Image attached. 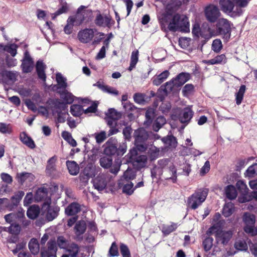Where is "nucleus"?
I'll list each match as a JSON object with an SVG mask.
<instances>
[{
    "label": "nucleus",
    "instance_id": "obj_40",
    "mask_svg": "<svg viewBox=\"0 0 257 257\" xmlns=\"http://www.w3.org/2000/svg\"><path fill=\"white\" fill-rule=\"evenodd\" d=\"M67 251L69 252L70 257H77L79 251V247L77 244L73 242L67 247Z\"/></svg>",
    "mask_w": 257,
    "mask_h": 257
},
{
    "label": "nucleus",
    "instance_id": "obj_3",
    "mask_svg": "<svg viewBox=\"0 0 257 257\" xmlns=\"http://www.w3.org/2000/svg\"><path fill=\"white\" fill-rule=\"evenodd\" d=\"M133 137L134 139V144L137 147L140 152H145L150 146L149 131L145 128L139 127L135 130Z\"/></svg>",
    "mask_w": 257,
    "mask_h": 257
},
{
    "label": "nucleus",
    "instance_id": "obj_63",
    "mask_svg": "<svg viewBox=\"0 0 257 257\" xmlns=\"http://www.w3.org/2000/svg\"><path fill=\"white\" fill-rule=\"evenodd\" d=\"M244 231L251 236L257 235V228L254 227V225L245 226L243 228Z\"/></svg>",
    "mask_w": 257,
    "mask_h": 257
},
{
    "label": "nucleus",
    "instance_id": "obj_48",
    "mask_svg": "<svg viewBox=\"0 0 257 257\" xmlns=\"http://www.w3.org/2000/svg\"><path fill=\"white\" fill-rule=\"evenodd\" d=\"M245 175L249 178L257 176V163H253L246 170Z\"/></svg>",
    "mask_w": 257,
    "mask_h": 257
},
{
    "label": "nucleus",
    "instance_id": "obj_30",
    "mask_svg": "<svg viewBox=\"0 0 257 257\" xmlns=\"http://www.w3.org/2000/svg\"><path fill=\"white\" fill-rule=\"evenodd\" d=\"M234 211V205L231 202L226 203L224 204L222 214L225 217H228L231 216Z\"/></svg>",
    "mask_w": 257,
    "mask_h": 257
},
{
    "label": "nucleus",
    "instance_id": "obj_25",
    "mask_svg": "<svg viewBox=\"0 0 257 257\" xmlns=\"http://www.w3.org/2000/svg\"><path fill=\"white\" fill-rule=\"evenodd\" d=\"M166 123V119L163 115L158 116L153 121L152 128L155 132L159 130Z\"/></svg>",
    "mask_w": 257,
    "mask_h": 257
},
{
    "label": "nucleus",
    "instance_id": "obj_23",
    "mask_svg": "<svg viewBox=\"0 0 257 257\" xmlns=\"http://www.w3.org/2000/svg\"><path fill=\"white\" fill-rule=\"evenodd\" d=\"M124 180L121 179L118 183V186L119 188L122 187V192L125 193L127 195H132L134 191L135 188H133L134 184L132 182H130L128 183L124 184Z\"/></svg>",
    "mask_w": 257,
    "mask_h": 257
},
{
    "label": "nucleus",
    "instance_id": "obj_39",
    "mask_svg": "<svg viewBox=\"0 0 257 257\" xmlns=\"http://www.w3.org/2000/svg\"><path fill=\"white\" fill-rule=\"evenodd\" d=\"M0 48H3V50L11 54V55L14 57L17 54V46L15 44H11L10 45H0Z\"/></svg>",
    "mask_w": 257,
    "mask_h": 257
},
{
    "label": "nucleus",
    "instance_id": "obj_4",
    "mask_svg": "<svg viewBox=\"0 0 257 257\" xmlns=\"http://www.w3.org/2000/svg\"><path fill=\"white\" fill-rule=\"evenodd\" d=\"M42 211L45 214V218L48 221L55 219L59 215L60 207L57 205H51V198H47L42 205Z\"/></svg>",
    "mask_w": 257,
    "mask_h": 257
},
{
    "label": "nucleus",
    "instance_id": "obj_12",
    "mask_svg": "<svg viewBox=\"0 0 257 257\" xmlns=\"http://www.w3.org/2000/svg\"><path fill=\"white\" fill-rule=\"evenodd\" d=\"M158 116V111L156 108L148 107L145 113V120L144 125L146 128L150 127L154 120Z\"/></svg>",
    "mask_w": 257,
    "mask_h": 257
},
{
    "label": "nucleus",
    "instance_id": "obj_27",
    "mask_svg": "<svg viewBox=\"0 0 257 257\" xmlns=\"http://www.w3.org/2000/svg\"><path fill=\"white\" fill-rule=\"evenodd\" d=\"M56 80L57 82V85H54L53 87H56L57 89H66L67 87V83L66 82V78L63 76L61 73L58 72L56 74Z\"/></svg>",
    "mask_w": 257,
    "mask_h": 257
},
{
    "label": "nucleus",
    "instance_id": "obj_21",
    "mask_svg": "<svg viewBox=\"0 0 257 257\" xmlns=\"http://www.w3.org/2000/svg\"><path fill=\"white\" fill-rule=\"evenodd\" d=\"M219 6L221 10L226 13H231L234 8V3L231 0H220Z\"/></svg>",
    "mask_w": 257,
    "mask_h": 257
},
{
    "label": "nucleus",
    "instance_id": "obj_58",
    "mask_svg": "<svg viewBox=\"0 0 257 257\" xmlns=\"http://www.w3.org/2000/svg\"><path fill=\"white\" fill-rule=\"evenodd\" d=\"M219 230H223L222 228L221 223L220 221L216 223L213 224L207 231V233H212L214 232V234L217 233Z\"/></svg>",
    "mask_w": 257,
    "mask_h": 257
},
{
    "label": "nucleus",
    "instance_id": "obj_47",
    "mask_svg": "<svg viewBox=\"0 0 257 257\" xmlns=\"http://www.w3.org/2000/svg\"><path fill=\"white\" fill-rule=\"evenodd\" d=\"M132 132L133 129L131 126H127L123 128L122 134L124 140V142L126 143V141L130 142L131 141Z\"/></svg>",
    "mask_w": 257,
    "mask_h": 257
},
{
    "label": "nucleus",
    "instance_id": "obj_38",
    "mask_svg": "<svg viewBox=\"0 0 257 257\" xmlns=\"http://www.w3.org/2000/svg\"><path fill=\"white\" fill-rule=\"evenodd\" d=\"M113 158L112 157L106 155L101 157L99 160L100 165L105 169L109 168L112 164Z\"/></svg>",
    "mask_w": 257,
    "mask_h": 257
},
{
    "label": "nucleus",
    "instance_id": "obj_31",
    "mask_svg": "<svg viewBox=\"0 0 257 257\" xmlns=\"http://www.w3.org/2000/svg\"><path fill=\"white\" fill-rule=\"evenodd\" d=\"M225 192L226 198L230 200L235 199L237 196L236 189L235 187L231 184L225 187Z\"/></svg>",
    "mask_w": 257,
    "mask_h": 257
},
{
    "label": "nucleus",
    "instance_id": "obj_64",
    "mask_svg": "<svg viewBox=\"0 0 257 257\" xmlns=\"http://www.w3.org/2000/svg\"><path fill=\"white\" fill-rule=\"evenodd\" d=\"M194 91V86L192 84H186L182 89V93L184 96L190 94Z\"/></svg>",
    "mask_w": 257,
    "mask_h": 257
},
{
    "label": "nucleus",
    "instance_id": "obj_46",
    "mask_svg": "<svg viewBox=\"0 0 257 257\" xmlns=\"http://www.w3.org/2000/svg\"><path fill=\"white\" fill-rule=\"evenodd\" d=\"M1 75L3 77H6L13 82L17 80V73L13 71L3 70L1 72Z\"/></svg>",
    "mask_w": 257,
    "mask_h": 257
},
{
    "label": "nucleus",
    "instance_id": "obj_62",
    "mask_svg": "<svg viewBox=\"0 0 257 257\" xmlns=\"http://www.w3.org/2000/svg\"><path fill=\"white\" fill-rule=\"evenodd\" d=\"M120 251L123 257H131L130 249L126 244L124 243L120 244Z\"/></svg>",
    "mask_w": 257,
    "mask_h": 257
},
{
    "label": "nucleus",
    "instance_id": "obj_55",
    "mask_svg": "<svg viewBox=\"0 0 257 257\" xmlns=\"http://www.w3.org/2000/svg\"><path fill=\"white\" fill-rule=\"evenodd\" d=\"M108 255L110 257L117 256L119 255L118 247L115 241L112 243L109 249Z\"/></svg>",
    "mask_w": 257,
    "mask_h": 257
},
{
    "label": "nucleus",
    "instance_id": "obj_56",
    "mask_svg": "<svg viewBox=\"0 0 257 257\" xmlns=\"http://www.w3.org/2000/svg\"><path fill=\"white\" fill-rule=\"evenodd\" d=\"M222 48L221 41L219 39L213 40L212 44V50L215 52H219Z\"/></svg>",
    "mask_w": 257,
    "mask_h": 257
},
{
    "label": "nucleus",
    "instance_id": "obj_6",
    "mask_svg": "<svg viewBox=\"0 0 257 257\" xmlns=\"http://www.w3.org/2000/svg\"><path fill=\"white\" fill-rule=\"evenodd\" d=\"M94 23L99 27L110 28L114 24L115 21L110 15H105L103 16L98 11L94 19Z\"/></svg>",
    "mask_w": 257,
    "mask_h": 257
},
{
    "label": "nucleus",
    "instance_id": "obj_34",
    "mask_svg": "<svg viewBox=\"0 0 257 257\" xmlns=\"http://www.w3.org/2000/svg\"><path fill=\"white\" fill-rule=\"evenodd\" d=\"M162 142L171 148H175L177 146V139L173 135L168 136L162 139Z\"/></svg>",
    "mask_w": 257,
    "mask_h": 257
},
{
    "label": "nucleus",
    "instance_id": "obj_59",
    "mask_svg": "<svg viewBox=\"0 0 257 257\" xmlns=\"http://www.w3.org/2000/svg\"><path fill=\"white\" fill-rule=\"evenodd\" d=\"M234 247L238 250L246 251L248 249L247 245L245 241L239 240L234 244Z\"/></svg>",
    "mask_w": 257,
    "mask_h": 257
},
{
    "label": "nucleus",
    "instance_id": "obj_35",
    "mask_svg": "<svg viewBox=\"0 0 257 257\" xmlns=\"http://www.w3.org/2000/svg\"><path fill=\"white\" fill-rule=\"evenodd\" d=\"M29 248L31 253L36 255L39 251V244L37 239L33 238L29 242Z\"/></svg>",
    "mask_w": 257,
    "mask_h": 257
},
{
    "label": "nucleus",
    "instance_id": "obj_60",
    "mask_svg": "<svg viewBox=\"0 0 257 257\" xmlns=\"http://www.w3.org/2000/svg\"><path fill=\"white\" fill-rule=\"evenodd\" d=\"M57 244L60 248L66 249L68 247V240L63 236H59L57 238Z\"/></svg>",
    "mask_w": 257,
    "mask_h": 257
},
{
    "label": "nucleus",
    "instance_id": "obj_9",
    "mask_svg": "<svg viewBox=\"0 0 257 257\" xmlns=\"http://www.w3.org/2000/svg\"><path fill=\"white\" fill-rule=\"evenodd\" d=\"M233 236V231L229 230H219L215 233V240L217 243L220 242L223 245L228 244Z\"/></svg>",
    "mask_w": 257,
    "mask_h": 257
},
{
    "label": "nucleus",
    "instance_id": "obj_7",
    "mask_svg": "<svg viewBox=\"0 0 257 257\" xmlns=\"http://www.w3.org/2000/svg\"><path fill=\"white\" fill-rule=\"evenodd\" d=\"M57 157L54 156L50 158L47 161L46 168V174L54 179H57L60 178L61 173L56 169V162Z\"/></svg>",
    "mask_w": 257,
    "mask_h": 257
},
{
    "label": "nucleus",
    "instance_id": "obj_33",
    "mask_svg": "<svg viewBox=\"0 0 257 257\" xmlns=\"http://www.w3.org/2000/svg\"><path fill=\"white\" fill-rule=\"evenodd\" d=\"M246 87L244 84L241 85L238 91L235 94V102L237 105H240L243 100Z\"/></svg>",
    "mask_w": 257,
    "mask_h": 257
},
{
    "label": "nucleus",
    "instance_id": "obj_14",
    "mask_svg": "<svg viewBox=\"0 0 257 257\" xmlns=\"http://www.w3.org/2000/svg\"><path fill=\"white\" fill-rule=\"evenodd\" d=\"M191 78L190 73L187 72H181L178 74L174 80L176 82V88H179L188 81Z\"/></svg>",
    "mask_w": 257,
    "mask_h": 257
},
{
    "label": "nucleus",
    "instance_id": "obj_32",
    "mask_svg": "<svg viewBox=\"0 0 257 257\" xmlns=\"http://www.w3.org/2000/svg\"><path fill=\"white\" fill-rule=\"evenodd\" d=\"M48 194V190L47 188L44 187H41L39 188L36 193L35 197L37 201H41L44 198H46Z\"/></svg>",
    "mask_w": 257,
    "mask_h": 257
},
{
    "label": "nucleus",
    "instance_id": "obj_24",
    "mask_svg": "<svg viewBox=\"0 0 257 257\" xmlns=\"http://www.w3.org/2000/svg\"><path fill=\"white\" fill-rule=\"evenodd\" d=\"M40 212V208L38 205L34 204L29 207L27 211L28 217L31 219L37 218Z\"/></svg>",
    "mask_w": 257,
    "mask_h": 257
},
{
    "label": "nucleus",
    "instance_id": "obj_8",
    "mask_svg": "<svg viewBox=\"0 0 257 257\" xmlns=\"http://www.w3.org/2000/svg\"><path fill=\"white\" fill-rule=\"evenodd\" d=\"M205 15L207 21L210 23L217 22L220 16L218 7L213 4H210L205 9Z\"/></svg>",
    "mask_w": 257,
    "mask_h": 257
},
{
    "label": "nucleus",
    "instance_id": "obj_42",
    "mask_svg": "<svg viewBox=\"0 0 257 257\" xmlns=\"http://www.w3.org/2000/svg\"><path fill=\"white\" fill-rule=\"evenodd\" d=\"M134 99L135 102L140 104H144L148 102L147 94L141 93H136L134 94Z\"/></svg>",
    "mask_w": 257,
    "mask_h": 257
},
{
    "label": "nucleus",
    "instance_id": "obj_16",
    "mask_svg": "<svg viewBox=\"0 0 257 257\" xmlns=\"http://www.w3.org/2000/svg\"><path fill=\"white\" fill-rule=\"evenodd\" d=\"M194 112L189 107H185L182 110V115H180L179 119L182 123H188L193 116Z\"/></svg>",
    "mask_w": 257,
    "mask_h": 257
},
{
    "label": "nucleus",
    "instance_id": "obj_29",
    "mask_svg": "<svg viewBox=\"0 0 257 257\" xmlns=\"http://www.w3.org/2000/svg\"><path fill=\"white\" fill-rule=\"evenodd\" d=\"M58 93L60 95L61 98L63 100V102H66V103H68L69 104H72L73 102L75 96L71 92H68L65 89L62 91H59Z\"/></svg>",
    "mask_w": 257,
    "mask_h": 257
},
{
    "label": "nucleus",
    "instance_id": "obj_28",
    "mask_svg": "<svg viewBox=\"0 0 257 257\" xmlns=\"http://www.w3.org/2000/svg\"><path fill=\"white\" fill-rule=\"evenodd\" d=\"M66 166L69 173L73 176L78 174L79 171V166L74 161H67L66 162Z\"/></svg>",
    "mask_w": 257,
    "mask_h": 257
},
{
    "label": "nucleus",
    "instance_id": "obj_53",
    "mask_svg": "<svg viewBox=\"0 0 257 257\" xmlns=\"http://www.w3.org/2000/svg\"><path fill=\"white\" fill-rule=\"evenodd\" d=\"M169 171L172 173V176L169 178H166V180H171L173 183H176L177 180V169L176 168L175 166L172 164L169 167Z\"/></svg>",
    "mask_w": 257,
    "mask_h": 257
},
{
    "label": "nucleus",
    "instance_id": "obj_1",
    "mask_svg": "<svg viewBox=\"0 0 257 257\" xmlns=\"http://www.w3.org/2000/svg\"><path fill=\"white\" fill-rule=\"evenodd\" d=\"M103 147L104 155L117 159L120 158L127 150L126 143L122 142L118 144L117 140L114 137H110Z\"/></svg>",
    "mask_w": 257,
    "mask_h": 257
},
{
    "label": "nucleus",
    "instance_id": "obj_15",
    "mask_svg": "<svg viewBox=\"0 0 257 257\" xmlns=\"http://www.w3.org/2000/svg\"><path fill=\"white\" fill-rule=\"evenodd\" d=\"M148 158L145 155H140L137 156L134 161L132 163L134 167L137 170H140L141 169L145 168L147 164Z\"/></svg>",
    "mask_w": 257,
    "mask_h": 257
},
{
    "label": "nucleus",
    "instance_id": "obj_37",
    "mask_svg": "<svg viewBox=\"0 0 257 257\" xmlns=\"http://www.w3.org/2000/svg\"><path fill=\"white\" fill-rule=\"evenodd\" d=\"M70 111L73 116L80 117L83 113V107L79 104H72L70 106Z\"/></svg>",
    "mask_w": 257,
    "mask_h": 257
},
{
    "label": "nucleus",
    "instance_id": "obj_19",
    "mask_svg": "<svg viewBox=\"0 0 257 257\" xmlns=\"http://www.w3.org/2000/svg\"><path fill=\"white\" fill-rule=\"evenodd\" d=\"M81 206L80 204L76 202L70 203L65 210V214L68 216H73L80 212Z\"/></svg>",
    "mask_w": 257,
    "mask_h": 257
},
{
    "label": "nucleus",
    "instance_id": "obj_43",
    "mask_svg": "<svg viewBox=\"0 0 257 257\" xmlns=\"http://www.w3.org/2000/svg\"><path fill=\"white\" fill-rule=\"evenodd\" d=\"M84 20V16L78 15L76 18L69 17L67 19V24L71 25L72 27L74 26V23L75 22L76 25L79 26L82 24Z\"/></svg>",
    "mask_w": 257,
    "mask_h": 257
},
{
    "label": "nucleus",
    "instance_id": "obj_22",
    "mask_svg": "<svg viewBox=\"0 0 257 257\" xmlns=\"http://www.w3.org/2000/svg\"><path fill=\"white\" fill-rule=\"evenodd\" d=\"M169 74L168 70H165L159 75L154 76L152 79L153 85H160L168 77Z\"/></svg>",
    "mask_w": 257,
    "mask_h": 257
},
{
    "label": "nucleus",
    "instance_id": "obj_17",
    "mask_svg": "<svg viewBox=\"0 0 257 257\" xmlns=\"http://www.w3.org/2000/svg\"><path fill=\"white\" fill-rule=\"evenodd\" d=\"M20 140L23 144L25 145L29 148L33 149L36 148L34 141L26 132H23L20 134Z\"/></svg>",
    "mask_w": 257,
    "mask_h": 257
},
{
    "label": "nucleus",
    "instance_id": "obj_41",
    "mask_svg": "<svg viewBox=\"0 0 257 257\" xmlns=\"http://www.w3.org/2000/svg\"><path fill=\"white\" fill-rule=\"evenodd\" d=\"M21 67L23 73L31 72L34 68V61H22Z\"/></svg>",
    "mask_w": 257,
    "mask_h": 257
},
{
    "label": "nucleus",
    "instance_id": "obj_61",
    "mask_svg": "<svg viewBox=\"0 0 257 257\" xmlns=\"http://www.w3.org/2000/svg\"><path fill=\"white\" fill-rule=\"evenodd\" d=\"M172 14V10L170 8H168L166 13H164L161 18L159 19V21L168 23L170 20V16Z\"/></svg>",
    "mask_w": 257,
    "mask_h": 257
},
{
    "label": "nucleus",
    "instance_id": "obj_5",
    "mask_svg": "<svg viewBox=\"0 0 257 257\" xmlns=\"http://www.w3.org/2000/svg\"><path fill=\"white\" fill-rule=\"evenodd\" d=\"M207 193L205 191H196L188 197L187 206L191 209L195 210L205 200Z\"/></svg>",
    "mask_w": 257,
    "mask_h": 257
},
{
    "label": "nucleus",
    "instance_id": "obj_44",
    "mask_svg": "<svg viewBox=\"0 0 257 257\" xmlns=\"http://www.w3.org/2000/svg\"><path fill=\"white\" fill-rule=\"evenodd\" d=\"M136 171L133 169L128 168L124 172L122 177L124 181L129 182L130 180H133L136 178Z\"/></svg>",
    "mask_w": 257,
    "mask_h": 257
},
{
    "label": "nucleus",
    "instance_id": "obj_45",
    "mask_svg": "<svg viewBox=\"0 0 257 257\" xmlns=\"http://www.w3.org/2000/svg\"><path fill=\"white\" fill-rule=\"evenodd\" d=\"M183 33H188L190 32L189 22L187 18H183L181 24L178 26V31Z\"/></svg>",
    "mask_w": 257,
    "mask_h": 257
},
{
    "label": "nucleus",
    "instance_id": "obj_51",
    "mask_svg": "<svg viewBox=\"0 0 257 257\" xmlns=\"http://www.w3.org/2000/svg\"><path fill=\"white\" fill-rule=\"evenodd\" d=\"M33 176V175L31 173L28 172H22L21 173H18L17 175V178L18 182L21 185H23L25 181L30 176Z\"/></svg>",
    "mask_w": 257,
    "mask_h": 257
},
{
    "label": "nucleus",
    "instance_id": "obj_11",
    "mask_svg": "<svg viewBox=\"0 0 257 257\" xmlns=\"http://www.w3.org/2000/svg\"><path fill=\"white\" fill-rule=\"evenodd\" d=\"M94 36V32L93 29L85 28L79 31L77 37L81 43L86 44L92 40Z\"/></svg>",
    "mask_w": 257,
    "mask_h": 257
},
{
    "label": "nucleus",
    "instance_id": "obj_52",
    "mask_svg": "<svg viewBox=\"0 0 257 257\" xmlns=\"http://www.w3.org/2000/svg\"><path fill=\"white\" fill-rule=\"evenodd\" d=\"M202 33L199 24L197 23L194 24L192 29V33L194 39H198Z\"/></svg>",
    "mask_w": 257,
    "mask_h": 257
},
{
    "label": "nucleus",
    "instance_id": "obj_36",
    "mask_svg": "<svg viewBox=\"0 0 257 257\" xmlns=\"http://www.w3.org/2000/svg\"><path fill=\"white\" fill-rule=\"evenodd\" d=\"M245 226L254 225L255 222V216L253 214L245 212L242 217Z\"/></svg>",
    "mask_w": 257,
    "mask_h": 257
},
{
    "label": "nucleus",
    "instance_id": "obj_18",
    "mask_svg": "<svg viewBox=\"0 0 257 257\" xmlns=\"http://www.w3.org/2000/svg\"><path fill=\"white\" fill-rule=\"evenodd\" d=\"M174 87H176V82L173 78L164 84L162 85L158 89V92L161 93L163 92L166 95H167L173 91Z\"/></svg>",
    "mask_w": 257,
    "mask_h": 257
},
{
    "label": "nucleus",
    "instance_id": "obj_54",
    "mask_svg": "<svg viewBox=\"0 0 257 257\" xmlns=\"http://www.w3.org/2000/svg\"><path fill=\"white\" fill-rule=\"evenodd\" d=\"M139 150L137 146L134 145V147L130 149L129 153L127 154V156L129 159V161L132 162L134 161L135 159L137 157Z\"/></svg>",
    "mask_w": 257,
    "mask_h": 257
},
{
    "label": "nucleus",
    "instance_id": "obj_49",
    "mask_svg": "<svg viewBox=\"0 0 257 257\" xmlns=\"http://www.w3.org/2000/svg\"><path fill=\"white\" fill-rule=\"evenodd\" d=\"M213 238L212 237H206L203 241V248L206 252L209 251L213 246Z\"/></svg>",
    "mask_w": 257,
    "mask_h": 257
},
{
    "label": "nucleus",
    "instance_id": "obj_26",
    "mask_svg": "<svg viewBox=\"0 0 257 257\" xmlns=\"http://www.w3.org/2000/svg\"><path fill=\"white\" fill-rule=\"evenodd\" d=\"M48 103L49 104H52L54 105V107L57 109L56 110H65L67 109V105L68 103H66V102L61 101L58 98L56 99H51L50 98L48 101Z\"/></svg>",
    "mask_w": 257,
    "mask_h": 257
},
{
    "label": "nucleus",
    "instance_id": "obj_13",
    "mask_svg": "<svg viewBox=\"0 0 257 257\" xmlns=\"http://www.w3.org/2000/svg\"><path fill=\"white\" fill-rule=\"evenodd\" d=\"M36 71L38 78L43 82L46 80V74L45 70L47 68L46 65L43 62V60L39 59L36 63Z\"/></svg>",
    "mask_w": 257,
    "mask_h": 257
},
{
    "label": "nucleus",
    "instance_id": "obj_20",
    "mask_svg": "<svg viewBox=\"0 0 257 257\" xmlns=\"http://www.w3.org/2000/svg\"><path fill=\"white\" fill-rule=\"evenodd\" d=\"M107 185L106 178L103 176H98L93 181V186L99 191L105 189Z\"/></svg>",
    "mask_w": 257,
    "mask_h": 257
},
{
    "label": "nucleus",
    "instance_id": "obj_57",
    "mask_svg": "<svg viewBox=\"0 0 257 257\" xmlns=\"http://www.w3.org/2000/svg\"><path fill=\"white\" fill-rule=\"evenodd\" d=\"M48 245V250L50 252H52V253L56 256V251L57 250V248L56 246V242L55 240L50 239L47 242Z\"/></svg>",
    "mask_w": 257,
    "mask_h": 257
},
{
    "label": "nucleus",
    "instance_id": "obj_2",
    "mask_svg": "<svg viewBox=\"0 0 257 257\" xmlns=\"http://www.w3.org/2000/svg\"><path fill=\"white\" fill-rule=\"evenodd\" d=\"M233 24L228 20L224 18L219 19L213 29L214 34L216 36H220L224 42H228L231 38V27Z\"/></svg>",
    "mask_w": 257,
    "mask_h": 257
},
{
    "label": "nucleus",
    "instance_id": "obj_10",
    "mask_svg": "<svg viewBox=\"0 0 257 257\" xmlns=\"http://www.w3.org/2000/svg\"><path fill=\"white\" fill-rule=\"evenodd\" d=\"M86 228V223L84 220L78 221L74 227V239L78 241H81L83 240V234L85 233Z\"/></svg>",
    "mask_w": 257,
    "mask_h": 257
},
{
    "label": "nucleus",
    "instance_id": "obj_50",
    "mask_svg": "<svg viewBox=\"0 0 257 257\" xmlns=\"http://www.w3.org/2000/svg\"><path fill=\"white\" fill-rule=\"evenodd\" d=\"M106 116L112 117L115 119H119L121 117V113L117 111L114 108H110L108 109L107 112L105 113Z\"/></svg>",
    "mask_w": 257,
    "mask_h": 257
}]
</instances>
